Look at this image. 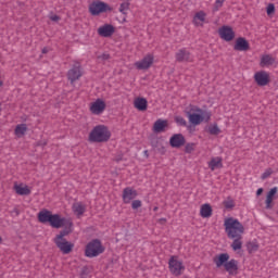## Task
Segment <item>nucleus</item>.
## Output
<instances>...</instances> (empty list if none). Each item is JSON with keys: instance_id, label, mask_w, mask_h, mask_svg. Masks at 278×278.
I'll list each match as a JSON object with an SVG mask.
<instances>
[{"instance_id": "f257e3e1", "label": "nucleus", "mask_w": 278, "mask_h": 278, "mask_svg": "<svg viewBox=\"0 0 278 278\" xmlns=\"http://www.w3.org/2000/svg\"><path fill=\"white\" fill-rule=\"evenodd\" d=\"M225 231L231 243L232 251H240L242 249V233H244V226L240 220L230 217L224 222Z\"/></svg>"}, {"instance_id": "f03ea898", "label": "nucleus", "mask_w": 278, "mask_h": 278, "mask_svg": "<svg viewBox=\"0 0 278 278\" xmlns=\"http://www.w3.org/2000/svg\"><path fill=\"white\" fill-rule=\"evenodd\" d=\"M38 220L42 225H50L53 229H62L65 225L66 218L60 216V214H53L49 210H42L38 213Z\"/></svg>"}, {"instance_id": "7ed1b4c3", "label": "nucleus", "mask_w": 278, "mask_h": 278, "mask_svg": "<svg viewBox=\"0 0 278 278\" xmlns=\"http://www.w3.org/2000/svg\"><path fill=\"white\" fill-rule=\"evenodd\" d=\"M214 264L217 268L224 266L225 270L229 275H238V261L236 258H231L229 261L228 253H222L214 258Z\"/></svg>"}, {"instance_id": "20e7f679", "label": "nucleus", "mask_w": 278, "mask_h": 278, "mask_svg": "<svg viewBox=\"0 0 278 278\" xmlns=\"http://www.w3.org/2000/svg\"><path fill=\"white\" fill-rule=\"evenodd\" d=\"M112 138V132L108 126L98 125L89 134V142H108Z\"/></svg>"}, {"instance_id": "39448f33", "label": "nucleus", "mask_w": 278, "mask_h": 278, "mask_svg": "<svg viewBox=\"0 0 278 278\" xmlns=\"http://www.w3.org/2000/svg\"><path fill=\"white\" fill-rule=\"evenodd\" d=\"M105 252V248L101 243V240L93 239L91 240L85 249V255L86 257H99L101 253Z\"/></svg>"}, {"instance_id": "423d86ee", "label": "nucleus", "mask_w": 278, "mask_h": 278, "mask_svg": "<svg viewBox=\"0 0 278 278\" xmlns=\"http://www.w3.org/2000/svg\"><path fill=\"white\" fill-rule=\"evenodd\" d=\"M168 267L172 275H175V277H179L181 275L182 270H186V267L184 266V262L178 261V256H170L168 261Z\"/></svg>"}, {"instance_id": "0eeeda50", "label": "nucleus", "mask_w": 278, "mask_h": 278, "mask_svg": "<svg viewBox=\"0 0 278 278\" xmlns=\"http://www.w3.org/2000/svg\"><path fill=\"white\" fill-rule=\"evenodd\" d=\"M89 12L92 16H99L103 12H112V8L105 2L96 1L89 5Z\"/></svg>"}, {"instance_id": "6e6552de", "label": "nucleus", "mask_w": 278, "mask_h": 278, "mask_svg": "<svg viewBox=\"0 0 278 278\" xmlns=\"http://www.w3.org/2000/svg\"><path fill=\"white\" fill-rule=\"evenodd\" d=\"M81 64L79 62L74 63L73 67L67 72V79L71 84H75V81L81 78Z\"/></svg>"}, {"instance_id": "1a4fd4ad", "label": "nucleus", "mask_w": 278, "mask_h": 278, "mask_svg": "<svg viewBox=\"0 0 278 278\" xmlns=\"http://www.w3.org/2000/svg\"><path fill=\"white\" fill-rule=\"evenodd\" d=\"M54 244H56L63 255H68L75 249V244L68 242L66 239H54Z\"/></svg>"}, {"instance_id": "9d476101", "label": "nucleus", "mask_w": 278, "mask_h": 278, "mask_svg": "<svg viewBox=\"0 0 278 278\" xmlns=\"http://www.w3.org/2000/svg\"><path fill=\"white\" fill-rule=\"evenodd\" d=\"M212 117V114L210 113H195V114H189L188 118H189V123H191V125H201L204 121H210V118Z\"/></svg>"}, {"instance_id": "9b49d317", "label": "nucleus", "mask_w": 278, "mask_h": 278, "mask_svg": "<svg viewBox=\"0 0 278 278\" xmlns=\"http://www.w3.org/2000/svg\"><path fill=\"white\" fill-rule=\"evenodd\" d=\"M153 65V54H147L141 61L135 63L138 71H147Z\"/></svg>"}, {"instance_id": "f8f14e48", "label": "nucleus", "mask_w": 278, "mask_h": 278, "mask_svg": "<svg viewBox=\"0 0 278 278\" xmlns=\"http://www.w3.org/2000/svg\"><path fill=\"white\" fill-rule=\"evenodd\" d=\"M219 36L222 40H225L226 42H231V40L236 38V33L230 26H223L222 28H219Z\"/></svg>"}, {"instance_id": "ddd939ff", "label": "nucleus", "mask_w": 278, "mask_h": 278, "mask_svg": "<svg viewBox=\"0 0 278 278\" xmlns=\"http://www.w3.org/2000/svg\"><path fill=\"white\" fill-rule=\"evenodd\" d=\"M176 62L179 63H188V62H192V54L190 53V51H188V49L186 48H181L179 49L176 54Z\"/></svg>"}, {"instance_id": "4468645a", "label": "nucleus", "mask_w": 278, "mask_h": 278, "mask_svg": "<svg viewBox=\"0 0 278 278\" xmlns=\"http://www.w3.org/2000/svg\"><path fill=\"white\" fill-rule=\"evenodd\" d=\"M62 227H64V229L55 236L54 240H66V236L73 233V222H71V219L65 218V225H63Z\"/></svg>"}, {"instance_id": "2eb2a0df", "label": "nucleus", "mask_w": 278, "mask_h": 278, "mask_svg": "<svg viewBox=\"0 0 278 278\" xmlns=\"http://www.w3.org/2000/svg\"><path fill=\"white\" fill-rule=\"evenodd\" d=\"M169 144L173 149H180V147L186 144V137L181 134H175L169 138Z\"/></svg>"}, {"instance_id": "dca6fc26", "label": "nucleus", "mask_w": 278, "mask_h": 278, "mask_svg": "<svg viewBox=\"0 0 278 278\" xmlns=\"http://www.w3.org/2000/svg\"><path fill=\"white\" fill-rule=\"evenodd\" d=\"M136 197H138V191H136L134 188L126 187L123 190L122 199L124 203L126 204L131 203V201H134Z\"/></svg>"}, {"instance_id": "f3484780", "label": "nucleus", "mask_w": 278, "mask_h": 278, "mask_svg": "<svg viewBox=\"0 0 278 278\" xmlns=\"http://www.w3.org/2000/svg\"><path fill=\"white\" fill-rule=\"evenodd\" d=\"M254 79L257 86H268V84H270V76L264 71L256 72Z\"/></svg>"}, {"instance_id": "a211bd4d", "label": "nucleus", "mask_w": 278, "mask_h": 278, "mask_svg": "<svg viewBox=\"0 0 278 278\" xmlns=\"http://www.w3.org/2000/svg\"><path fill=\"white\" fill-rule=\"evenodd\" d=\"M168 129V119L159 118L154 122L152 131L154 134H164Z\"/></svg>"}, {"instance_id": "6ab92c4d", "label": "nucleus", "mask_w": 278, "mask_h": 278, "mask_svg": "<svg viewBox=\"0 0 278 278\" xmlns=\"http://www.w3.org/2000/svg\"><path fill=\"white\" fill-rule=\"evenodd\" d=\"M90 112L96 115L103 114V112H105V102L101 99H97L91 104Z\"/></svg>"}, {"instance_id": "aec40b11", "label": "nucleus", "mask_w": 278, "mask_h": 278, "mask_svg": "<svg viewBox=\"0 0 278 278\" xmlns=\"http://www.w3.org/2000/svg\"><path fill=\"white\" fill-rule=\"evenodd\" d=\"M115 31V28L112 26V24H104L103 26H100L98 28V34L102 38H110L113 36Z\"/></svg>"}, {"instance_id": "412c9836", "label": "nucleus", "mask_w": 278, "mask_h": 278, "mask_svg": "<svg viewBox=\"0 0 278 278\" xmlns=\"http://www.w3.org/2000/svg\"><path fill=\"white\" fill-rule=\"evenodd\" d=\"M233 49L235 51H249V49H251V46L244 37H239L236 40Z\"/></svg>"}, {"instance_id": "4be33fe9", "label": "nucleus", "mask_w": 278, "mask_h": 278, "mask_svg": "<svg viewBox=\"0 0 278 278\" xmlns=\"http://www.w3.org/2000/svg\"><path fill=\"white\" fill-rule=\"evenodd\" d=\"M277 187L271 188L266 197L265 203H266V210H273V199H275V194H277Z\"/></svg>"}, {"instance_id": "5701e85b", "label": "nucleus", "mask_w": 278, "mask_h": 278, "mask_svg": "<svg viewBox=\"0 0 278 278\" xmlns=\"http://www.w3.org/2000/svg\"><path fill=\"white\" fill-rule=\"evenodd\" d=\"M14 190L16 194H20L21 197H29V194H31V190L27 186L23 187V185H15Z\"/></svg>"}, {"instance_id": "b1692460", "label": "nucleus", "mask_w": 278, "mask_h": 278, "mask_svg": "<svg viewBox=\"0 0 278 278\" xmlns=\"http://www.w3.org/2000/svg\"><path fill=\"white\" fill-rule=\"evenodd\" d=\"M149 105V102L146 98H137L135 100V108L139 110V112H146L147 108Z\"/></svg>"}, {"instance_id": "393cba45", "label": "nucleus", "mask_w": 278, "mask_h": 278, "mask_svg": "<svg viewBox=\"0 0 278 278\" xmlns=\"http://www.w3.org/2000/svg\"><path fill=\"white\" fill-rule=\"evenodd\" d=\"M72 210L76 216H84L86 213V205L81 202H75L72 206Z\"/></svg>"}, {"instance_id": "a878e982", "label": "nucleus", "mask_w": 278, "mask_h": 278, "mask_svg": "<svg viewBox=\"0 0 278 278\" xmlns=\"http://www.w3.org/2000/svg\"><path fill=\"white\" fill-rule=\"evenodd\" d=\"M275 64V59L270 56V54H265L261 58L260 66L264 68V66H273Z\"/></svg>"}, {"instance_id": "bb28decb", "label": "nucleus", "mask_w": 278, "mask_h": 278, "mask_svg": "<svg viewBox=\"0 0 278 278\" xmlns=\"http://www.w3.org/2000/svg\"><path fill=\"white\" fill-rule=\"evenodd\" d=\"M200 216L202 218H210L212 216V205L203 204L200 208Z\"/></svg>"}, {"instance_id": "cd10ccee", "label": "nucleus", "mask_w": 278, "mask_h": 278, "mask_svg": "<svg viewBox=\"0 0 278 278\" xmlns=\"http://www.w3.org/2000/svg\"><path fill=\"white\" fill-rule=\"evenodd\" d=\"M208 168H211V170H216V168H223V159H212L211 162H208Z\"/></svg>"}, {"instance_id": "c85d7f7f", "label": "nucleus", "mask_w": 278, "mask_h": 278, "mask_svg": "<svg viewBox=\"0 0 278 278\" xmlns=\"http://www.w3.org/2000/svg\"><path fill=\"white\" fill-rule=\"evenodd\" d=\"M190 114H203V111L201 110V108L190 104L187 108L186 115L190 116Z\"/></svg>"}, {"instance_id": "c756f323", "label": "nucleus", "mask_w": 278, "mask_h": 278, "mask_svg": "<svg viewBox=\"0 0 278 278\" xmlns=\"http://www.w3.org/2000/svg\"><path fill=\"white\" fill-rule=\"evenodd\" d=\"M27 132V124H20L15 127L16 136H25Z\"/></svg>"}, {"instance_id": "7c9ffc66", "label": "nucleus", "mask_w": 278, "mask_h": 278, "mask_svg": "<svg viewBox=\"0 0 278 278\" xmlns=\"http://www.w3.org/2000/svg\"><path fill=\"white\" fill-rule=\"evenodd\" d=\"M223 203L226 210H233L236 207V202L233 201V199H231V197H228L227 200Z\"/></svg>"}, {"instance_id": "2f4dec72", "label": "nucleus", "mask_w": 278, "mask_h": 278, "mask_svg": "<svg viewBox=\"0 0 278 278\" xmlns=\"http://www.w3.org/2000/svg\"><path fill=\"white\" fill-rule=\"evenodd\" d=\"M247 249L249 253H255L260 249V244H257L255 241H250L247 243Z\"/></svg>"}, {"instance_id": "473e14b6", "label": "nucleus", "mask_w": 278, "mask_h": 278, "mask_svg": "<svg viewBox=\"0 0 278 278\" xmlns=\"http://www.w3.org/2000/svg\"><path fill=\"white\" fill-rule=\"evenodd\" d=\"M205 12L203 11H199L198 13H195L194 17H193V23H198L197 21H200L201 23L205 22Z\"/></svg>"}, {"instance_id": "72a5a7b5", "label": "nucleus", "mask_w": 278, "mask_h": 278, "mask_svg": "<svg viewBox=\"0 0 278 278\" xmlns=\"http://www.w3.org/2000/svg\"><path fill=\"white\" fill-rule=\"evenodd\" d=\"M208 132L211 136H218V134H220V128H218V125L215 124L208 127Z\"/></svg>"}, {"instance_id": "f704fd0d", "label": "nucleus", "mask_w": 278, "mask_h": 278, "mask_svg": "<svg viewBox=\"0 0 278 278\" xmlns=\"http://www.w3.org/2000/svg\"><path fill=\"white\" fill-rule=\"evenodd\" d=\"M129 10V2H123L119 5V12L122 14H127V11Z\"/></svg>"}, {"instance_id": "c9c22d12", "label": "nucleus", "mask_w": 278, "mask_h": 278, "mask_svg": "<svg viewBox=\"0 0 278 278\" xmlns=\"http://www.w3.org/2000/svg\"><path fill=\"white\" fill-rule=\"evenodd\" d=\"M175 121L178 125H180V127H186V125H188V123L186 122V119L181 116H176Z\"/></svg>"}, {"instance_id": "e433bc0d", "label": "nucleus", "mask_w": 278, "mask_h": 278, "mask_svg": "<svg viewBox=\"0 0 278 278\" xmlns=\"http://www.w3.org/2000/svg\"><path fill=\"white\" fill-rule=\"evenodd\" d=\"M273 175V168H267L261 176V179L264 181V179H268Z\"/></svg>"}, {"instance_id": "4c0bfd02", "label": "nucleus", "mask_w": 278, "mask_h": 278, "mask_svg": "<svg viewBox=\"0 0 278 278\" xmlns=\"http://www.w3.org/2000/svg\"><path fill=\"white\" fill-rule=\"evenodd\" d=\"M267 16H270L271 14H275V4L269 3L266 9Z\"/></svg>"}, {"instance_id": "58836bf2", "label": "nucleus", "mask_w": 278, "mask_h": 278, "mask_svg": "<svg viewBox=\"0 0 278 278\" xmlns=\"http://www.w3.org/2000/svg\"><path fill=\"white\" fill-rule=\"evenodd\" d=\"M132 210H139V207H142V201L140 200H134L131 202Z\"/></svg>"}, {"instance_id": "ea45409f", "label": "nucleus", "mask_w": 278, "mask_h": 278, "mask_svg": "<svg viewBox=\"0 0 278 278\" xmlns=\"http://www.w3.org/2000/svg\"><path fill=\"white\" fill-rule=\"evenodd\" d=\"M194 143H187L185 147V153H192V151H194Z\"/></svg>"}, {"instance_id": "a19ab883", "label": "nucleus", "mask_w": 278, "mask_h": 278, "mask_svg": "<svg viewBox=\"0 0 278 278\" xmlns=\"http://www.w3.org/2000/svg\"><path fill=\"white\" fill-rule=\"evenodd\" d=\"M98 60H102V62H105V61L110 60V54L103 53L98 56Z\"/></svg>"}, {"instance_id": "79ce46f5", "label": "nucleus", "mask_w": 278, "mask_h": 278, "mask_svg": "<svg viewBox=\"0 0 278 278\" xmlns=\"http://www.w3.org/2000/svg\"><path fill=\"white\" fill-rule=\"evenodd\" d=\"M88 277V267H83L80 271V278H86Z\"/></svg>"}, {"instance_id": "37998d69", "label": "nucleus", "mask_w": 278, "mask_h": 278, "mask_svg": "<svg viewBox=\"0 0 278 278\" xmlns=\"http://www.w3.org/2000/svg\"><path fill=\"white\" fill-rule=\"evenodd\" d=\"M224 3H225V0H216L215 10H218L219 8H223Z\"/></svg>"}, {"instance_id": "c03bdc74", "label": "nucleus", "mask_w": 278, "mask_h": 278, "mask_svg": "<svg viewBox=\"0 0 278 278\" xmlns=\"http://www.w3.org/2000/svg\"><path fill=\"white\" fill-rule=\"evenodd\" d=\"M50 20H52L53 22H58V21H60V16L52 15V16H50Z\"/></svg>"}, {"instance_id": "a18cd8bd", "label": "nucleus", "mask_w": 278, "mask_h": 278, "mask_svg": "<svg viewBox=\"0 0 278 278\" xmlns=\"http://www.w3.org/2000/svg\"><path fill=\"white\" fill-rule=\"evenodd\" d=\"M264 192L263 188H258L256 191V197H260Z\"/></svg>"}, {"instance_id": "49530a36", "label": "nucleus", "mask_w": 278, "mask_h": 278, "mask_svg": "<svg viewBox=\"0 0 278 278\" xmlns=\"http://www.w3.org/2000/svg\"><path fill=\"white\" fill-rule=\"evenodd\" d=\"M41 53H43V54H47V53H49V48H43L42 50H41Z\"/></svg>"}, {"instance_id": "de8ad7c7", "label": "nucleus", "mask_w": 278, "mask_h": 278, "mask_svg": "<svg viewBox=\"0 0 278 278\" xmlns=\"http://www.w3.org/2000/svg\"><path fill=\"white\" fill-rule=\"evenodd\" d=\"M159 207L157 206H154L153 207V212H157Z\"/></svg>"}, {"instance_id": "09e8293b", "label": "nucleus", "mask_w": 278, "mask_h": 278, "mask_svg": "<svg viewBox=\"0 0 278 278\" xmlns=\"http://www.w3.org/2000/svg\"><path fill=\"white\" fill-rule=\"evenodd\" d=\"M161 223H166V218H161Z\"/></svg>"}, {"instance_id": "8fccbe9b", "label": "nucleus", "mask_w": 278, "mask_h": 278, "mask_svg": "<svg viewBox=\"0 0 278 278\" xmlns=\"http://www.w3.org/2000/svg\"><path fill=\"white\" fill-rule=\"evenodd\" d=\"M14 212H15L16 216H18V210L15 208Z\"/></svg>"}, {"instance_id": "3c124183", "label": "nucleus", "mask_w": 278, "mask_h": 278, "mask_svg": "<svg viewBox=\"0 0 278 278\" xmlns=\"http://www.w3.org/2000/svg\"><path fill=\"white\" fill-rule=\"evenodd\" d=\"M2 86H3V81L0 80V87H2Z\"/></svg>"}, {"instance_id": "603ef678", "label": "nucleus", "mask_w": 278, "mask_h": 278, "mask_svg": "<svg viewBox=\"0 0 278 278\" xmlns=\"http://www.w3.org/2000/svg\"><path fill=\"white\" fill-rule=\"evenodd\" d=\"M116 162H121V159H116Z\"/></svg>"}, {"instance_id": "864d4df0", "label": "nucleus", "mask_w": 278, "mask_h": 278, "mask_svg": "<svg viewBox=\"0 0 278 278\" xmlns=\"http://www.w3.org/2000/svg\"><path fill=\"white\" fill-rule=\"evenodd\" d=\"M162 151L164 152V147H162Z\"/></svg>"}]
</instances>
